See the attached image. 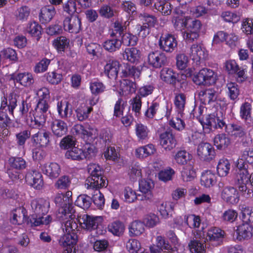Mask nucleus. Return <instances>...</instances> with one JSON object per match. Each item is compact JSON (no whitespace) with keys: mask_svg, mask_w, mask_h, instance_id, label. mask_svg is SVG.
Masks as SVG:
<instances>
[{"mask_svg":"<svg viewBox=\"0 0 253 253\" xmlns=\"http://www.w3.org/2000/svg\"><path fill=\"white\" fill-rule=\"evenodd\" d=\"M27 183L34 189L41 190L43 186V180L41 172L36 170H31L27 172L25 175Z\"/></svg>","mask_w":253,"mask_h":253,"instance_id":"nucleus-11","label":"nucleus"},{"mask_svg":"<svg viewBox=\"0 0 253 253\" xmlns=\"http://www.w3.org/2000/svg\"><path fill=\"white\" fill-rule=\"evenodd\" d=\"M47 81L52 84H58L62 80V75L55 71L49 72L46 75Z\"/></svg>","mask_w":253,"mask_h":253,"instance_id":"nucleus-61","label":"nucleus"},{"mask_svg":"<svg viewBox=\"0 0 253 253\" xmlns=\"http://www.w3.org/2000/svg\"><path fill=\"white\" fill-rule=\"evenodd\" d=\"M92 110V107L85 105L79 107L76 110L77 117L79 121H83L88 118V114Z\"/></svg>","mask_w":253,"mask_h":253,"instance_id":"nucleus-62","label":"nucleus"},{"mask_svg":"<svg viewBox=\"0 0 253 253\" xmlns=\"http://www.w3.org/2000/svg\"><path fill=\"white\" fill-rule=\"evenodd\" d=\"M51 128L53 134L58 137H61L66 134L68 130L67 124L60 120H55L51 125Z\"/></svg>","mask_w":253,"mask_h":253,"instance_id":"nucleus-24","label":"nucleus"},{"mask_svg":"<svg viewBox=\"0 0 253 253\" xmlns=\"http://www.w3.org/2000/svg\"><path fill=\"white\" fill-rule=\"evenodd\" d=\"M140 190L143 193L147 194V199L152 197L151 190L154 187V184L151 179H142L139 183Z\"/></svg>","mask_w":253,"mask_h":253,"instance_id":"nucleus-37","label":"nucleus"},{"mask_svg":"<svg viewBox=\"0 0 253 253\" xmlns=\"http://www.w3.org/2000/svg\"><path fill=\"white\" fill-rule=\"evenodd\" d=\"M216 177L211 171H207L203 173L201 178L202 185L206 187H210L215 182Z\"/></svg>","mask_w":253,"mask_h":253,"instance_id":"nucleus-38","label":"nucleus"},{"mask_svg":"<svg viewBox=\"0 0 253 253\" xmlns=\"http://www.w3.org/2000/svg\"><path fill=\"white\" fill-rule=\"evenodd\" d=\"M120 41L121 42V45L133 46L137 44L138 38L136 36L129 32H126L122 36Z\"/></svg>","mask_w":253,"mask_h":253,"instance_id":"nucleus-35","label":"nucleus"},{"mask_svg":"<svg viewBox=\"0 0 253 253\" xmlns=\"http://www.w3.org/2000/svg\"><path fill=\"white\" fill-rule=\"evenodd\" d=\"M148 62L154 68H160L168 64V59L163 52L152 51L148 55Z\"/></svg>","mask_w":253,"mask_h":253,"instance_id":"nucleus-9","label":"nucleus"},{"mask_svg":"<svg viewBox=\"0 0 253 253\" xmlns=\"http://www.w3.org/2000/svg\"><path fill=\"white\" fill-rule=\"evenodd\" d=\"M71 184V180L69 176L63 175L61 176L55 182V187L58 189H66Z\"/></svg>","mask_w":253,"mask_h":253,"instance_id":"nucleus-63","label":"nucleus"},{"mask_svg":"<svg viewBox=\"0 0 253 253\" xmlns=\"http://www.w3.org/2000/svg\"><path fill=\"white\" fill-rule=\"evenodd\" d=\"M176 76V74L173 72V70L168 68H163L160 73V77L163 81L173 85L175 84L177 82Z\"/></svg>","mask_w":253,"mask_h":253,"instance_id":"nucleus-26","label":"nucleus"},{"mask_svg":"<svg viewBox=\"0 0 253 253\" xmlns=\"http://www.w3.org/2000/svg\"><path fill=\"white\" fill-rule=\"evenodd\" d=\"M214 143L217 149H225L230 143L229 137L224 133L217 135L214 138Z\"/></svg>","mask_w":253,"mask_h":253,"instance_id":"nucleus-31","label":"nucleus"},{"mask_svg":"<svg viewBox=\"0 0 253 253\" xmlns=\"http://www.w3.org/2000/svg\"><path fill=\"white\" fill-rule=\"evenodd\" d=\"M32 209L35 214L29 217L28 224L30 226H38L41 224L47 225L51 221L50 215L44 217L49 208V202L43 199H34L31 203Z\"/></svg>","mask_w":253,"mask_h":253,"instance_id":"nucleus-1","label":"nucleus"},{"mask_svg":"<svg viewBox=\"0 0 253 253\" xmlns=\"http://www.w3.org/2000/svg\"><path fill=\"white\" fill-rule=\"evenodd\" d=\"M200 96H202L205 102L210 104L211 102L216 100L218 93L213 88H209L205 90H201L199 93Z\"/></svg>","mask_w":253,"mask_h":253,"instance_id":"nucleus-29","label":"nucleus"},{"mask_svg":"<svg viewBox=\"0 0 253 253\" xmlns=\"http://www.w3.org/2000/svg\"><path fill=\"white\" fill-rule=\"evenodd\" d=\"M251 105L248 102H245L242 105L240 108V116L244 119L247 124H251L252 122L251 117Z\"/></svg>","mask_w":253,"mask_h":253,"instance_id":"nucleus-43","label":"nucleus"},{"mask_svg":"<svg viewBox=\"0 0 253 253\" xmlns=\"http://www.w3.org/2000/svg\"><path fill=\"white\" fill-rule=\"evenodd\" d=\"M186 103V96L183 93L176 95L174 98V104L179 114L183 113Z\"/></svg>","mask_w":253,"mask_h":253,"instance_id":"nucleus-55","label":"nucleus"},{"mask_svg":"<svg viewBox=\"0 0 253 253\" xmlns=\"http://www.w3.org/2000/svg\"><path fill=\"white\" fill-rule=\"evenodd\" d=\"M104 48L110 52H114L120 49L121 47V42L118 39L107 40L103 43Z\"/></svg>","mask_w":253,"mask_h":253,"instance_id":"nucleus-32","label":"nucleus"},{"mask_svg":"<svg viewBox=\"0 0 253 253\" xmlns=\"http://www.w3.org/2000/svg\"><path fill=\"white\" fill-rule=\"evenodd\" d=\"M14 82L19 83L25 87H30L34 83L33 75L29 73H19L17 75H13L11 77Z\"/></svg>","mask_w":253,"mask_h":253,"instance_id":"nucleus-21","label":"nucleus"},{"mask_svg":"<svg viewBox=\"0 0 253 253\" xmlns=\"http://www.w3.org/2000/svg\"><path fill=\"white\" fill-rule=\"evenodd\" d=\"M144 229L143 222L135 220L131 223L129 232L133 236H139L143 233Z\"/></svg>","mask_w":253,"mask_h":253,"instance_id":"nucleus-47","label":"nucleus"},{"mask_svg":"<svg viewBox=\"0 0 253 253\" xmlns=\"http://www.w3.org/2000/svg\"><path fill=\"white\" fill-rule=\"evenodd\" d=\"M91 201L92 199L90 196L82 194L78 197L75 202V204L84 210H87L90 207Z\"/></svg>","mask_w":253,"mask_h":253,"instance_id":"nucleus-46","label":"nucleus"},{"mask_svg":"<svg viewBox=\"0 0 253 253\" xmlns=\"http://www.w3.org/2000/svg\"><path fill=\"white\" fill-rule=\"evenodd\" d=\"M122 73L124 77H133L135 79L139 77L140 72L139 69L133 66H127L122 71Z\"/></svg>","mask_w":253,"mask_h":253,"instance_id":"nucleus-58","label":"nucleus"},{"mask_svg":"<svg viewBox=\"0 0 253 253\" xmlns=\"http://www.w3.org/2000/svg\"><path fill=\"white\" fill-rule=\"evenodd\" d=\"M120 88L123 92H133L135 91L136 84L133 81L125 79L121 82Z\"/></svg>","mask_w":253,"mask_h":253,"instance_id":"nucleus-53","label":"nucleus"},{"mask_svg":"<svg viewBox=\"0 0 253 253\" xmlns=\"http://www.w3.org/2000/svg\"><path fill=\"white\" fill-rule=\"evenodd\" d=\"M31 132L28 130H24L16 134V140L18 146L24 147L26 140L30 138Z\"/></svg>","mask_w":253,"mask_h":253,"instance_id":"nucleus-60","label":"nucleus"},{"mask_svg":"<svg viewBox=\"0 0 253 253\" xmlns=\"http://www.w3.org/2000/svg\"><path fill=\"white\" fill-rule=\"evenodd\" d=\"M65 157L73 160H81L84 158V155L82 149L73 147L66 151Z\"/></svg>","mask_w":253,"mask_h":253,"instance_id":"nucleus-36","label":"nucleus"},{"mask_svg":"<svg viewBox=\"0 0 253 253\" xmlns=\"http://www.w3.org/2000/svg\"><path fill=\"white\" fill-rule=\"evenodd\" d=\"M56 13L55 8L52 5L46 6L42 7L39 14L40 21L42 24L49 22Z\"/></svg>","mask_w":253,"mask_h":253,"instance_id":"nucleus-22","label":"nucleus"},{"mask_svg":"<svg viewBox=\"0 0 253 253\" xmlns=\"http://www.w3.org/2000/svg\"><path fill=\"white\" fill-rule=\"evenodd\" d=\"M56 205L60 207L58 217L62 218L63 220L68 218L73 219L75 217V215L73 212H70V210H68V205L65 203L64 198V194H58L54 200Z\"/></svg>","mask_w":253,"mask_h":253,"instance_id":"nucleus-10","label":"nucleus"},{"mask_svg":"<svg viewBox=\"0 0 253 253\" xmlns=\"http://www.w3.org/2000/svg\"><path fill=\"white\" fill-rule=\"evenodd\" d=\"M28 220H29V217H26L23 209L17 208L12 211L11 222L13 224H21L24 221L28 223Z\"/></svg>","mask_w":253,"mask_h":253,"instance_id":"nucleus-27","label":"nucleus"},{"mask_svg":"<svg viewBox=\"0 0 253 253\" xmlns=\"http://www.w3.org/2000/svg\"><path fill=\"white\" fill-rule=\"evenodd\" d=\"M193 80L198 85L212 84L215 83L216 79L212 70L203 68L194 75Z\"/></svg>","mask_w":253,"mask_h":253,"instance_id":"nucleus-5","label":"nucleus"},{"mask_svg":"<svg viewBox=\"0 0 253 253\" xmlns=\"http://www.w3.org/2000/svg\"><path fill=\"white\" fill-rule=\"evenodd\" d=\"M160 144L166 151H170L174 148L177 141L172 130H168L160 135Z\"/></svg>","mask_w":253,"mask_h":253,"instance_id":"nucleus-15","label":"nucleus"},{"mask_svg":"<svg viewBox=\"0 0 253 253\" xmlns=\"http://www.w3.org/2000/svg\"><path fill=\"white\" fill-rule=\"evenodd\" d=\"M201 27L200 20L188 17L186 22V30L183 33V37L186 42L190 43L198 39Z\"/></svg>","mask_w":253,"mask_h":253,"instance_id":"nucleus-3","label":"nucleus"},{"mask_svg":"<svg viewBox=\"0 0 253 253\" xmlns=\"http://www.w3.org/2000/svg\"><path fill=\"white\" fill-rule=\"evenodd\" d=\"M224 232L221 229L213 227L208 230L206 240L211 243L219 242L224 236Z\"/></svg>","mask_w":253,"mask_h":253,"instance_id":"nucleus-28","label":"nucleus"},{"mask_svg":"<svg viewBox=\"0 0 253 253\" xmlns=\"http://www.w3.org/2000/svg\"><path fill=\"white\" fill-rule=\"evenodd\" d=\"M140 51L135 47L126 48L123 57L131 63L137 62L140 58Z\"/></svg>","mask_w":253,"mask_h":253,"instance_id":"nucleus-25","label":"nucleus"},{"mask_svg":"<svg viewBox=\"0 0 253 253\" xmlns=\"http://www.w3.org/2000/svg\"><path fill=\"white\" fill-rule=\"evenodd\" d=\"M192 156L185 150L178 151L174 156V160L179 165H184L189 161Z\"/></svg>","mask_w":253,"mask_h":253,"instance_id":"nucleus-41","label":"nucleus"},{"mask_svg":"<svg viewBox=\"0 0 253 253\" xmlns=\"http://www.w3.org/2000/svg\"><path fill=\"white\" fill-rule=\"evenodd\" d=\"M78 219L83 228L90 231L97 229L102 220L101 216L94 217L87 214L80 215Z\"/></svg>","mask_w":253,"mask_h":253,"instance_id":"nucleus-8","label":"nucleus"},{"mask_svg":"<svg viewBox=\"0 0 253 253\" xmlns=\"http://www.w3.org/2000/svg\"><path fill=\"white\" fill-rule=\"evenodd\" d=\"M100 188H86L88 190L93 191V193H91L92 201L95 205L100 209L104 206L105 204V199L103 195L99 191Z\"/></svg>","mask_w":253,"mask_h":253,"instance_id":"nucleus-30","label":"nucleus"},{"mask_svg":"<svg viewBox=\"0 0 253 253\" xmlns=\"http://www.w3.org/2000/svg\"><path fill=\"white\" fill-rule=\"evenodd\" d=\"M120 63L116 60H110L104 66V74L111 79H116L118 76Z\"/></svg>","mask_w":253,"mask_h":253,"instance_id":"nucleus-23","label":"nucleus"},{"mask_svg":"<svg viewBox=\"0 0 253 253\" xmlns=\"http://www.w3.org/2000/svg\"><path fill=\"white\" fill-rule=\"evenodd\" d=\"M190 54L193 59H204L206 56L204 49L197 44H193L190 48Z\"/></svg>","mask_w":253,"mask_h":253,"instance_id":"nucleus-42","label":"nucleus"},{"mask_svg":"<svg viewBox=\"0 0 253 253\" xmlns=\"http://www.w3.org/2000/svg\"><path fill=\"white\" fill-rule=\"evenodd\" d=\"M251 176L247 169H242L237 171L235 182L240 191H247V184L250 182Z\"/></svg>","mask_w":253,"mask_h":253,"instance_id":"nucleus-16","label":"nucleus"},{"mask_svg":"<svg viewBox=\"0 0 253 253\" xmlns=\"http://www.w3.org/2000/svg\"><path fill=\"white\" fill-rule=\"evenodd\" d=\"M197 155L201 160L209 162L214 158V149L210 143L202 142L198 146Z\"/></svg>","mask_w":253,"mask_h":253,"instance_id":"nucleus-12","label":"nucleus"},{"mask_svg":"<svg viewBox=\"0 0 253 253\" xmlns=\"http://www.w3.org/2000/svg\"><path fill=\"white\" fill-rule=\"evenodd\" d=\"M185 222L191 228H198L201 223V220L199 216L194 214H190L185 216Z\"/></svg>","mask_w":253,"mask_h":253,"instance_id":"nucleus-59","label":"nucleus"},{"mask_svg":"<svg viewBox=\"0 0 253 253\" xmlns=\"http://www.w3.org/2000/svg\"><path fill=\"white\" fill-rule=\"evenodd\" d=\"M203 126L212 130L213 129L226 128V125L224 121L222 113L217 111L215 113L207 116L205 119L201 122Z\"/></svg>","mask_w":253,"mask_h":253,"instance_id":"nucleus-4","label":"nucleus"},{"mask_svg":"<svg viewBox=\"0 0 253 253\" xmlns=\"http://www.w3.org/2000/svg\"><path fill=\"white\" fill-rule=\"evenodd\" d=\"M236 239L239 241L248 240L253 236V227L249 223L243 222L237 227L235 230Z\"/></svg>","mask_w":253,"mask_h":253,"instance_id":"nucleus-17","label":"nucleus"},{"mask_svg":"<svg viewBox=\"0 0 253 253\" xmlns=\"http://www.w3.org/2000/svg\"><path fill=\"white\" fill-rule=\"evenodd\" d=\"M45 173L50 178L54 179L58 177L61 169L59 165L56 163H51L45 166Z\"/></svg>","mask_w":253,"mask_h":253,"instance_id":"nucleus-33","label":"nucleus"},{"mask_svg":"<svg viewBox=\"0 0 253 253\" xmlns=\"http://www.w3.org/2000/svg\"><path fill=\"white\" fill-rule=\"evenodd\" d=\"M17 102L16 95L11 94L8 96V103L6 98H4L2 100L0 109L3 110L7 106L9 112L12 114L13 110L17 105Z\"/></svg>","mask_w":253,"mask_h":253,"instance_id":"nucleus-34","label":"nucleus"},{"mask_svg":"<svg viewBox=\"0 0 253 253\" xmlns=\"http://www.w3.org/2000/svg\"><path fill=\"white\" fill-rule=\"evenodd\" d=\"M63 11L70 15H74L75 13H79L80 12L77 11L76 0H68L63 5Z\"/></svg>","mask_w":253,"mask_h":253,"instance_id":"nucleus-56","label":"nucleus"},{"mask_svg":"<svg viewBox=\"0 0 253 253\" xmlns=\"http://www.w3.org/2000/svg\"><path fill=\"white\" fill-rule=\"evenodd\" d=\"M63 27L70 33H78L81 27V19L78 14L66 17L63 21Z\"/></svg>","mask_w":253,"mask_h":253,"instance_id":"nucleus-13","label":"nucleus"},{"mask_svg":"<svg viewBox=\"0 0 253 253\" xmlns=\"http://www.w3.org/2000/svg\"><path fill=\"white\" fill-rule=\"evenodd\" d=\"M41 30V26L35 22L29 23L26 29V31L32 36L36 37L37 41H39L40 38Z\"/></svg>","mask_w":253,"mask_h":253,"instance_id":"nucleus-49","label":"nucleus"},{"mask_svg":"<svg viewBox=\"0 0 253 253\" xmlns=\"http://www.w3.org/2000/svg\"><path fill=\"white\" fill-rule=\"evenodd\" d=\"M10 168L7 170V173L11 179H17L18 177V173L15 171L12 173V170H20L24 169L26 167L25 161L21 157H11L8 160Z\"/></svg>","mask_w":253,"mask_h":253,"instance_id":"nucleus-14","label":"nucleus"},{"mask_svg":"<svg viewBox=\"0 0 253 253\" xmlns=\"http://www.w3.org/2000/svg\"><path fill=\"white\" fill-rule=\"evenodd\" d=\"M177 45V42L174 36L166 34L161 36L159 41L160 49L167 53H171Z\"/></svg>","mask_w":253,"mask_h":253,"instance_id":"nucleus-7","label":"nucleus"},{"mask_svg":"<svg viewBox=\"0 0 253 253\" xmlns=\"http://www.w3.org/2000/svg\"><path fill=\"white\" fill-rule=\"evenodd\" d=\"M125 229L124 224L119 221H116L108 225V230L115 235L120 236Z\"/></svg>","mask_w":253,"mask_h":253,"instance_id":"nucleus-54","label":"nucleus"},{"mask_svg":"<svg viewBox=\"0 0 253 253\" xmlns=\"http://www.w3.org/2000/svg\"><path fill=\"white\" fill-rule=\"evenodd\" d=\"M78 241L76 233L72 232L63 235L59 240V243L63 247L66 248L63 253H76V245Z\"/></svg>","mask_w":253,"mask_h":253,"instance_id":"nucleus-6","label":"nucleus"},{"mask_svg":"<svg viewBox=\"0 0 253 253\" xmlns=\"http://www.w3.org/2000/svg\"><path fill=\"white\" fill-rule=\"evenodd\" d=\"M181 175L184 181H190L194 179L196 176V173L191 164L189 163L184 167Z\"/></svg>","mask_w":253,"mask_h":253,"instance_id":"nucleus-39","label":"nucleus"},{"mask_svg":"<svg viewBox=\"0 0 253 253\" xmlns=\"http://www.w3.org/2000/svg\"><path fill=\"white\" fill-rule=\"evenodd\" d=\"M50 134L48 131H39L32 136V142L38 146L46 147L50 144Z\"/></svg>","mask_w":253,"mask_h":253,"instance_id":"nucleus-20","label":"nucleus"},{"mask_svg":"<svg viewBox=\"0 0 253 253\" xmlns=\"http://www.w3.org/2000/svg\"><path fill=\"white\" fill-rule=\"evenodd\" d=\"M221 197L227 203L235 204L238 202L239 197L237 190L233 187L228 186L223 189Z\"/></svg>","mask_w":253,"mask_h":253,"instance_id":"nucleus-19","label":"nucleus"},{"mask_svg":"<svg viewBox=\"0 0 253 253\" xmlns=\"http://www.w3.org/2000/svg\"><path fill=\"white\" fill-rule=\"evenodd\" d=\"M69 44V40L66 37L61 36L54 40L53 45L58 51H64Z\"/></svg>","mask_w":253,"mask_h":253,"instance_id":"nucleus-51","label":"nucleus"},{"mask_svg":"<svg viewBox=\"0 0 253 253\" xmlns=\"http://www.w3.org/2000/svg\"><path fill=\"white\" fill-rule=\"evenodd\" d=\"M69 103L67 101H61L57 104V109L59 115L62 118H67L71 115L72 110L69 109Z\"/></svg>","mask_w":253,"mask_h":253,"instance_id":"nucleus-50","label":"nucleus"},{"mask_svg":"<svg viewBox=\"0 0 253 253\" xmlns=\"http://www.w3.org/2000/svg\"><path fill=\"white\" fill-rule=\"evenodd\" d=\"M30 12V8L27 6L23 5L17 9L15 16L17 20L24 21L27 19Z\"/></svg>","mask_w":253,"mask_h":253,"instance_id":"nucleus-57","label":"nucleus"},{"mask_svg":"<svg viewBox=\"0 0 253 253\" xmlns=\"http://www.w3.org/2000/svg\"><path fill=\"white\" fill-rule=\"evenodd\" d=\"M193 238L189 243L188 246L192 253H201L204 250V247L202 241H199L197 237Z\"/></svg>","mask_w":253,"mask_h":253,"instance_id":"nucleus-52","label":"nucleus"},{"mask_svg":"<svg viewBox=\"0 0 253 253\" xmlns=\"http://www.w3.org/2000/svg\"><path fill=\"white\" fill-rule=\"evenodd\" d=\"M87 171L90 176L85 181L86 188H102L107 186L108 182H106V178L102 175V169L99 165L95 164L88 165Z\"/></svg>","mask_w":253,"mask_h":253,"instance_id":"nucleus-2","label":"nucleus"},{"mask_svg":"<svg viewBox=\"0 0 253 253\" xmlns=\"http://www.w3.org/2000/svg\"><path fill=\"white\" fill-rule=\"evenodd\" d=\"M176 65L177 68L182 70L185 69L188 62V57L184 53H179L176 56Z\"/></svg>","mask_w":253,"mask_h":253,"instance_id":"nucleus-64","label":"nucleus"},{"mask_svg":"<svg viewBox=\"0 0 253 253\" xmlns=\"http://www.w3.org/2000/svg\"><path fill=\"white\" fill-rule=\"evenodd\" d=\"M157 113L159 114L162 118L165 116L168 118L170 115V112L168 111V106H160L159 103L154 102L148 107L145 115L147 118L152 119Z\"/></svg>","mask_w":253,"mask_h":253,"instance_id":"nucleus-18","label":"nucleus"},{"mask_svg":"<svg viewBox=\"0 0 253 253\" xmlns=\"http://www.w3.org/2000/svg\"><path fill=\"white\" fill-rule=\"evenodd\" d=\"M156 149L153 144H150L145 146L140 147L136 150V155L139 158L147 157L154 154Z\"/></svg>","mask_w":253,"mask_h":253,"instance_id":"nucleus-45","label":"nucleus"},{"mask_svg":"<svg viewBox=\"0 0 253 253\" xmlns=\"http://www.w3.org/2000/svg\"><path fill=\"white\" fill-rule=\"evenodd\" d=\"M230 169V164L227 160L221 159L219 160L217 166V171L220 176H226Z\"/></svg>","mask_w":253,"mask_h":253,"instance_id":"nucleus-44","label":"nucleus"},{"mask_svg":"<svg viewBox=\"0 0 253 253\" xmlns=\"http://www.w3.org/2000/svg\"><path fill=\"white\" fill-rule=\"evenodd\" d=\"M99 15L106 19H110L115 16L117 12L107 4L102 5L98 10Z\"/></svg>","mask_w":253,"mask_h":253,"instance_id":"nucleus-48","label":"nucleus"},{"mask_svg":"<svg viewBox=\"0 0 253 253\" xmlns=\"http://www.w3.org/2000/svg\"><path fill=\"white\" fill-rule=\"evenodd\" d=\"M126 247L131 253H147L144 252L140 242L136 239H129L126 243Z\"/></svg>","mask_w":253,"mask_h":253,"instance_id":"nucleus-40","label":"nucleus"}]
</instances>
